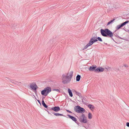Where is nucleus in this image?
<instances>
[{
  "mask_svg": "<svg viewBox=\"0 0 129 129\" xmlns=\"http://www.w3.org/2000/svg\"><path fill=\"white\" fill-rule=\"evenodd\" d=\"M84 127H85L86 128H88V127H87V126H86V127H85V126H83Z\"/></svg>",
  "mask_w": 129,
  "mask_h": 129,
  "instance_id": "38",
  "label": "nucleus"
},
{
  "mask_svg": "<svg viewBox=\"0 0 129 129\" xmlns=\"http://www.w3.org/2000/svg\"><path fill=\"white\" fill-rule=\"evenodd\" d=\"M68 92L70 96L71 97H72L73 96V93L71 91V90L70 89H69V88L68 89Z\"/></svg>",
  "mask_w": 129,
  "mask_h": 129,
  "instance_id": "16",
  "label": "nucleus"
},
{
  "mask_svg": "<svg viewBox=\"0 0 129 129\" xmlns=\"http://www.w3.org/2000/svg\"><path fill=\"white\" fill-rule=\"evenodd\" d=\"M129 22V21H127V20L126 21H125V22L126 23V24L128 23Z\"/></svg>",
  "mask_w": 129,
  "mask_h": 129,
  "instance_id": "35",
  "label": "nucleus"
},
{
  "mask_svg": "<svg viewBox=\"0 0 129 129\" xmlns=\"http://www.w3.org/2000/svg\"><path fill=\"white\" fill-rule=\"evenodd\" d=\"M124 66L125 67H127V64H125L124 65Z\"/></svg>",
  "mask_w": 129,
  "mask_h": 129,
  "instance_id": "36",
  "label": "nucleus"
},
{
  "mask_svg": "<svg viewBox=\"0 0 129 129\" xmlns=\"http://www.w3.org/2000/svg\"><path fill=\"white\" fill-rule=\"evenodd\" d=\"M51 91V88L50 87H47L41 91V94L42 95L46 96Z\"/></svg>",
  "mask_w": 129,
  "mask_h": 129,
  "instance_id": "4",
  "label": "nucleus"
},
{
  "mask_svg": "<svg viewBox=\"0 0 129 129\" xmlns=\"http://www.w3.org/2000/svg\"><path fill=\"white\" fill-rule=\"evenodd\" d=\"M75 92L76 94L80 98L82 97L81 95V94L80 93H79L76 91H75Z\"/></svg>",
  "mask_w": 129,
  "mask_h": 129,
  "instance_id": "21",
  "label": "nucleus"
},
{
  "mask_svg": "<svg viewBox=\"0 0 129 129\" xmlns=\"http://www.w3.org/2000/svg\"><path fill=\"white\" fill-rule=\"evenodd\" d=\"M73 71H71L70 72L69 76H68V73L67 74L66 76L64 74H63L62 76V83L66 84L69 83L71 80V79L73 76Z\"/></svg>",
  "mask_w": 129,
  "mask_h": 129,
  "instance_id": "2",
  "label": "nucleus"
},
{
  "mask_svg": "<svg viewBox=\"0 0 129 129\" xmlns=\"http://www.w3.org/2000/svg\"><path fill=\"white\" fill-rule=\"evenodd\" d=\"M122 25H123V26H124V25H125L126 24V23H125V22L122 23Z\"/></svg>",
  "mask_w": 129,
  "mask_h": 129,
  "instance_id": "30",
  "label": "nucleus"
},
{
  "mask_svg": "<svg viewBox=\"0 0 129 129\" xmlns=\"http://www.w3.org/2000/svg\"><path fill=\"white\" fill-rule=\"evenodd\" d=\"M37 100L38 101V102L39 103V104H40V105H41V102L40 101V100Z\"/></svg>",
  "mask_w": 129,
  "mask_h": 129,
  "instance_id": "32",
  "label": "nucleus"
},
{
  "mask_svg": "<svg viewBox=\"0 0 129 129\" xmlns=\"http://www.w3.org/2000/svg\"><path fill=\"white\" fill-rule=\"evenodd\" d=\"M101 35L103 36L109 38H110L113 41L115 42L114 39L113 38V34L111 31L108 28L103 29H102L100 30Z\"/></svg>",
  "mask_w": 129,
  "mask_h": 129,
  "instance_id": "1",
  "label": "nucleus"
},
{
  "mask_svg": "<svg viewBox=\"0 0 129 129\" xmlns=\"http://www.w3.org/2000/svg\"><path fill=\"white\" fill-rule=\"evenodd\" d=\"M79 119L80 122L84 123H86L87 121L86 117L83 114H82L81 115L79 116Z\"/></svg>",
  "mask_w": 129,
  "mask_h": 129,
  "instance_id": "5",
  "label": "nucleus"
},
{
  "mask_svg": "<svg viewBox=\"0 0 129 129\" xmlns=\"http://www.w3.org/2000/svg\"><path fill=\"white\" fill-rule=\"evenodd\" d=\"M66 111L67 112H68L69 113H72V112L71 111H70L69 110H66Z\"/></svg>",
  "mask_w": 129,
  "mask_h": 129,
  "instance_id": "28",
  "label": "nucleus"
},
{
  "mask_svg": "<svg viewBox=\"0 0 129 129\" xmlns=\"http://www.w3.org/2000/svg\"><path fill=\"white\" fill-rule=\"evenodd\" d=\"M114 35H115V36L117 38H118V37H119V36H118L116 34H114Z\"/></svg>",
  "mask_w": 129,
  "mask_h": 129,
  "instance_id": "29",
  "label": "nucleus"
},
{
  "mask_svg": "<svg viewBox=\"0 0 129 129\" xmlns=\"http://www.w3.org/2000/svg\"><path fill=\"white\" fill-rule=\"evenodd\" d=\"M37 89H36V90H34V92L35 93L36 95H37Z\"/></svg>",
  "mask_w": 129,
  "mask_h": 129,
  "instance_id": "27",
  "label": "nucleus"
},
{
  "mask_svg": "<svg viewBox=\"0 0 129 129\" xmlns=\"http://www.w3.org/2000/svg\"><path fill=\"white\" fill-rule=\"evenodd\" d=\"M93 43L92 40L91 38L90 39L89 42L88 44L84 47V48L83 49H87L88 47L89 46H91Z\"/></svg>",
  "mask_w": 129,
  "mask_h": 129,
  "instance_id": "12",
  "label": "nucleus"
},
{
  "mask_svg": "<svg viewBox=\"0 0 129 129\" xmlns=\"http://www.w3.org/2000/svg\"><path fill=\"white\" fill-rule=\"evenodd\" d=\"M52 90L53 91H56L58 92H60V90L59 89H52Z\"/></svg>",
  "mask_w": 129,
  "mask_h": 129,
  "instance_id": "25",
  "label": "nucleus"
},
{
  "mask_svg": "<svg viewBox=\"0 0 129 129\" xmlns=\"http://www.w3.org/2000/svg\"><path fill=\"white\" fill-rule=\"evenodd\" d=\"M115 20V18H113V19L109 21L107 23V25H109L111 24L114 22V21Z\"/></svg>",
  "mask_w": 129,
  "mask_h": 129,
  "instance_id": "18",
  "label": "nucleus"
},
{
  "mask_svg": "<svg viewBox=\"0 0 129 129\" xmlns=\"http://www.w3.org/2000/svg\"><path fill=\"white\" fill-rule=\"evenodd\" d=\"M115 8L116 9L119 8L121 7L120 4L118 3H116L115 4Z\"/></svg>",
  "mask_w": 129,
  "mask_h": 129,
  "instance_id": "15",
  "label": "nucleus"
},
{
  "mask_svg": "<svg viewBox=\"0 0 129 129\" xmlns=\"http://www.w3.org/2000/svg\"><path fill=\"white\" fill-rule=\"evenodd\" d=\"M67 116H68L69 118L71 119L73 121H74L75 123H77V124H79V123L78 121H77L76 118L75 117L72 116L69 114H68Z\"/></svg>",
  "mask_w": 129,
  "mask_h": 129,
  "instance_id": "9",
  "label": "nucleus"
},
{
  "mask_svg": "<svg viewBox=\"0 0 129 129\" xmlns=\"http://www.w3.org/2000/svg\"><path fill=\"white\" fill-rule=\"evenodd\" d=\"M118 38H119V39H122V38H121V37H120L119 36V37H118Z\"/></svg>",
  "mask_w": 129,
  "mask_h": 129,
  "instance_id": "37",
  "label": "nucleus"
},
{
  "mask_svg": "<svg viewBox=\"0 0 129 129\" xmlns=\"http://www.w3.org/2000/svg\"><path fill=\"white\" fill-rule=\"evenodd\" d=\"M104 69L102 67H99L96 68L95 70L96 73H99L100 72H102L104 71Z\"/></svg>",
  "mask_w": 129,
  "mask_h": 129,
  "instance_id": "11",
  "label": "nucleus"
},
{
  "mask_svg": "<svg viewBox=\"0 0 129 129\" xmlns=\"http://www.w3.org/2000/svg\"><path fill=\"white\" fill-rule=\"evenodd\" d=\"M123 26L122 25V23H121L120 24L117 26V27H116V29L117 30H118Z\"/></svg>",
  "mask_w": 129,
  "mask_h": 129,
  "instance_id": "19",
  "label": "nucleus"
},
{
  "mask_svg": "<svg viewBox=\"0 0 129 129\" xmlns=\"http://www.w3.org/2000/svg\"><path fill=\"white\" fill-rule=\"evenodd\" d=\"M51 113L54 114V115L56 116H59V113H55L54 112H51Z\"/></svg>",
  "mask_w": 129,
  "mask_h": 129,
  "instance_id": "24",
  "label": "nucleus"
},
{
  "mask_svg": "<svg viewBox=\"0 0 129 129\" xmlns=\"http://www.w3.org/2000/svg\"><path fill=\"white\" fill-rule=\"evenodd\" d=\"M33 96H34L35 98V96L34 95H33Z\"/></svg>",
  "mask_w": 129,
  "mask_h": 129,
  "instance_id": "41",
  "label": "nucleus"
},
{
  "mask_svg": "<svg viewBox=\"0 0 129 129\" xmlns=\"http://www.w3.org/2000/svg\"><path fill=\"white\" fill-rule=\"evenodd\" d=\"M128 31L129 33V29L127 30Z\"/></svg>",
  "mask_w": 129,
  "mask_h": 129,
  "instance_id": "40",
  "label": "nucleus"
},
{
  "mask_svg": "<svg viewBox=\"0 0 129 129\" xmlns=\"http://www.w3.org/2000/svg\"><path fill=\"white\" fill-rule=\"evenodd\" d=\"M88 107L90 109H93L94 108V106L91 104H89L88 105Z\"/></svg>",
  "mask_w": 129,
  "mask_h": 129,
  "instance_id": "20",
  "label": "nucleus"
},
{
  "mask_svg": "<svg viewBox=\"0 0 129 129\" xmlns=\"http://www.w3.org/2000/svg\"><path fill=\"white\" fill-rule=\"evenodd\" d=\"M30 87L32 90H36V89H37L38 88L37 84L34 82H33L30 84Z\"/></svg>",
  "mask_w": 129,
  "mask_h": 129,
  "instance_id": "8",
  "label": "nucleus"
},
{
  "mask_svg": "<svg viewBox=\"0 0 129 129\" xmlns=\"http://www.w3.org/2000/svg\"><path fill=\"white\" fill-rule=\"evenodd\" d=\"M126 125L127 126V127H129V122H127L126 123Z\"/></svg>",
  "mask_w": 129,
  "mask_h": 129,
  "instance_id": "31",
  "label": "nucleus"
},
{
  "mask_svg": "<svg viewBox=\"0 0 129 129\" xmlns=\"http://www.w3.org/2000/svg\"><path fill=\"white\" fill-rule=\"evenodd\" d=\"M93 43L92 40L91 38L90 39L89 42L88 44L84 47V48L83 49H87L88 47L89 46H91Z\"/></svg>",
  "mask_w": 129,
  "mask_h": 129,
  "instance_id": "13",
  "label": "nucleus"
},
{
  "mask_svg": "<svg viewBox=\"0 0 129 129\" xmlns=\"http://www.w3.org/2000/svg\"><path fill=\"white\" fill-rule=\"evenodd\" d=\"M45 97H43L42 98V105L45 108H47L48 107V106L45 103L44 101V100L43 99Z\"/></svg>",
  "mask_w": 129,
  "mask_h": 129,
  "instance_id": "14",
  "label": "nucleus"
},
{
  "mask_svg": "<svg viewBox=\"0 0 129 129\" xmlns=\"http://www.w3.org/2000/svg\"><path fill=\"white\" fill-rule=\"evenodd\" d=\"M48 109V110H53L55 112H58L60 110V108L58 106H55L51 108L49 107Z\"/></svg>",
  "mask_w": 129,
  "mask_h": 129,
  "instance_id": "7",
  "label": "nucleus"
},
{
  "mask_svg": "<svg viewBox=\"0 0 129 129\" xmlns=\"http://www.w3.org/2000/svg\"><path fill=\"white\" fill-rule=\"evenodd\" d=\"M91 38L93 43L98 41H99L101 42L103 41L102 39L100 37H96L94 36L92 37Z\"/></svg>",
  "mask_w": 129,
  "mask_h": 129,
  "instance_id": "6",
  "label": "nucleus"
},
{
  "mask_svg": "<svg viewBox=\"0 0 129 129\" xmlns=\"http://www.w3.org/2000/svg\"><path fill=\"white\" fill-rule=\"evenodd\" d=\"M104 43L105 44H106V45H107V44L106 43Z\"/></svg>",
  "mask_w": 129,
  "mask_h": 129,
  "instance_id": "39",
  "label": "nucleus"
},
{
  "mask_svg": "<svg viewBox=\"0 0 129 129\" xmlns=\"http://www.w3.org/2000/svg\"><path fill=\"white\" fill-rule=\"evenodd\" d=\"M97 66L95 65H93L92 66H90L89 68V70L90 71H94L95 72V70H96Z\"/></svg>",
  "mask_w": 129,
  "mask_h": 129,
  "instance_id": "10",
  "label": "nucleus"
},
{
  "mask_svg": "<svg viewBox=\"0 0 129 129\" xmlns=\"http://www.w3.org/2000/svg\"><path fill=\"white\" fill-rule=\"evenodd\" d=\"M59 116H63L65 117H67L65 115H63L62 114H59Z\"/></svg>",
  "mask_w": 129,
  "mask_h": 129,
  "instance_id": "26",
  "label": "nucleus"
},
{
  "mask_svg": "<svg viewBox=\"0 0 129 129\" xmlns=\"http://www.w3.org/2000/svg\"><path fill=\"white\" fill-rule=\"evenodd\" d=\"M82 102L83 103H85L86 102V98H85V97H83H83H82Z\"/></svg>",
  "mask_w": 129,
  "mask_h": 129,
  "instance_id": "22",
  "label": "nucleus"
},
{
  "mask_svg": "<svg viewBox=\"0 0 129 129\" xmlns=\"http://www.w3.org/2000/svg\"><path fill=\"white\" fill-rule=\"evenodd\" d=\"M45 110L47 111L48 113L49 114H51L50 113V111H48L47 110Z\"/></svg>",
  "mask_w": 129,
  "mask_h": 129,
  "instance_id": "33",
  "label": "nucleus"
},
{
  "mask_svg": "<svg viewBox=\"0 0 129 129\" xmlns=\"http://www.w3.org/2000/svg\"><path fill=\"white\" fill-rule=\"evenodd\" d=\"M48 107H48L47 108H46V110H47L48 111H50V112H51V110H48Z\"/></svg>",
  "mask_w": 129,
  "mask_h": 129,
  "instance_id": "34",
  "label": "nucleus"
},
{
  "mask_svg": "<svg viewBox=\"0 0 129 129\" xmlns=\"http://www.w3.org/2000/svg\"><path fill=\"white\" fill-rule=\"evenodd\" d=\"M74 111L79 113L83 114L85 112V109L83 108L79 105L75 106L74 108Z\"/></svg>",
  "mask_w": 129,
  "mask_h": 129,
  "instance_id": "3",
  "label": "nucleus"
},
{
  "mask_svg": "<svg viewBox=\"0 0 129 129\" xmlns=\"http://www.w3.org/2000/svg\"><path fill=\"white\" fill-rule=\"evenodd\" d=\"M81 76L80 75H77V76L76 78V81H79L80 79Z\"/></svg>",
  "mask_w": 129,
  "mask_h": 129,
  "instance_id": "17",
  "label": "nucleus"
},
{
  "mask_svg": "<svg viewBox=\"0 0 129 129\" xmlns=\"http://www.w3.org/2000/svg\"><path fill=\"white\" fill-rule=\"evenodd\" d=\"M88 118L90 119H91L92 118V116L91 113L89 112L88 114Z\"/></svg>",
  "mask_w": 129,
  "mask_h": 129,
  "instance_id": "23",
  "label": "nucleus"
}]
</instances>
